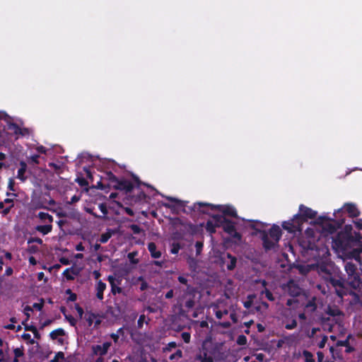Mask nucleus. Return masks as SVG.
Masks as SVG:
<instances>
[{"label":"nucleus","instance_id":"obj_39","mask_svg":"<svg viewBox=\"0 0 362 362\" xmlns=\"http://www.w3.org/2000/svg\"><path fill=\"white\" fill-rule=\"evenodd\" d=\"M130 228L134 234H139L141 232V228L137 225L133 224L130 226Z\"/></svg>","mask_w":362,"mask_h":362},{"label":"nucleus","instance_id":"obj_10","mask_svg":"<svg viewBox=\"0 0 362 362\" xmlns=\"http://www.w3.org/2000/svg\"><path fill=\"white\" fill-rule=\"evenodd\" d=\"M344 209L349 214L351 217H357L360 214V211L357 206L354 204H346L344 206Z\"/></svg>","mask_w":362,"mask_h":362},{"label":"nucleus","instance_id":"obj_27","mask_svg":"<svg viewBox=\"0 0 362 362\" xmlns=\"http://www.w3.org/2000/svg\"><path fill=\"white\" fill-rule=\"evenodd\" d=\"M112 233L110 232H107L101 235L100 241L102 243H105L108 241V240L111 238Z\"/></svg>","mask_w":362,"mask_h":362},{"label":"nucleus","instance_id":"obj_56","mask_svg":"<svg viewBox=\"0 0 362 362\" xmlns=\"http://www.w3.org/2000/svg\"><path fill=\"white\" fill-rule=\"evenodd\" d=\"M173 297V290H170L169 291H168L165 294V298H171Z\"/></svg>","mask_w":362,"mask_h":362},{"label":"nucleus","instance_id":"obj_57","mask_svg":"<svg viewBox=\"0 0 362 362\" xmlns=\"http://www.w3.org/2000/svg\"><path fill=\"white\" fill-rule=\"evenodd\" d=\"M76 298H77L76 295L75 293H71V294H70V296H69V300L70 301L74 302V301H75V300H76Z\"/></svg>","mask_w":362,"mask_h":362},{"label":"nucleus","instance_id":"obj_42","mask_svg":"<svg viewBox=\"0 0 362 362\" xmlns=\"http://www.w3.org/2000/svg\"><path fill=\"white\" fill-rule=\"evenodd\" d=\"M177 346V344L174 341L170 342L165 349V351H171L173 349Z\"/></svg>","mask_w":362,"mask_h":362},{"label":"nucleus","instance_id":"obj_29","mask_svg":"<svg viewBox=\"0 0 362 362\" xmlns=\"http://www.w3.org/2000/svg\"><path fill=\"white\" fill-rule=\"evenodd\" d=\"M262 296H264L269 300L273 301L274 300L272 293L267 289H265L262 292Z\"/></svg>","mask_w":362,"mask_h":362},{"label":"nucleus","instance_id":"obj_20","mask_svg":"<svg viewBox=\"0 0 362 362\" xmlns=\"http://www.w3.org/2000/svg\"><path fill=\"white\" fill-rule=\"evenodd\" d=\"M52 226L50 223L44 226H37L35 227V230L43 235L48 234L51 232Z\"/></svg>","mask_w":362,"mask_h":362},{"label":"nucleus","instance_id":"obj_58","mask_svg":"<svg viewBox=\"0 0 362 362\" xmlns=\"http://www.w3.org/2000/svg\"><path fill=\"white\" fill-rule=\"evenodd\" d=\"M76 250L77 251H83V250H84V247L82 245L81 243H80V244L76 245Z\"/></svg>","mask_w":362,"mask_h":362},{"label":"nucleus","instance_id":"obj_31","mask_svg":"<svg viewBox=\"0 0 362 362\" xmlns=\"http://www.w3.org/2000/svg\"><path fill=\"white\" fill-rule=\"evenodd\" d=\"M297 326V322L296 320H293L291 322L289 323H286L285 325V328L286 329H293L294 328H296Z\"/></svg>","mask_w":362,"mask_h":362},{"label":"nucleus","instance_id":"obj_25","mask_svg":"<svg viewBox=\"0 0 362 362\" xmlns=\"http://www.w3.org/2000/svg\"><path fill=\"white\" fill-rule=\"evenodd\" d=\"M8 129L13 132L15 134L18 135L19 132H21V128L19 127L16 124L14 123H8Z\"/></svg>","mask_w":362,"mask_h":362},{"label":"nucleus","instance_id":"obj_59","mask_svg":"<svg viewBox=\"0 0 362 362\" xmlns=\"http://www.w3.org/2000/svg\"><path fill=\"white\" fill-rule=\"evenodd\" d=\"M318 330L317 328H313L310 334L308 335L309 337H313Z\"/></svg>","mask_w":362,"mask_h":362},{"label":"nucleus","instance_id":"obj_3","mask_svg":"<svg viewBox=\"0 0 362 362\" xmlns=\"http://www.w3.org/2000/svg\"><path fill=\"white\" fill-rule=\"evenodd\" d=\"M314 269L325 279H328L334 272L333 264L326 257L321 263L314 265Z\"/></svg>","mask_w":362,"mask_h":362},{"label":"nucleus","instance_id":"obj_28","mask_svg":"<svg viewBox=\"0 0 362 362\" xmlns=\"http://www.w3.org/2000/svg\"><path fill=\"white\" fill-rule=\"evenodd\" d=\"M64 358V354L63 352L59 351L56 354L54 358H52L50 362H59V360H62Z\"/></svg>","mask_w":362,"mask_h":362},{"label":"nucleus","instance_id":"obj_46","mask_svg":"<svg viewBox=\"0 0 362 362\" xmlns=\"http://www.w3.org/2000/svg\"><path fill=\"white\" fill-rule=\"evenodd\" d=\"M194 301L192 299H189V300H187L185 303V306L187 308H192L194 307Z\"/></svg>","mask_w":362,"mask_h":362},{"label":"nucleus","instance_id":"obj_21","mask_svg":"<svg viewBox=\"0 0 362 362\" xmlns=\"http://www.w3.org/2000/svg\"><path fill=\"white\" fill-rule=\"evenodd\" d=\"M119 188L126 190L127 192H131L133 189V185L132 182L128 181L121 182L119 183Z\"/></svg>","mask_w":362,"mask_h":362},{"label":"nucleus","instance_id":"obj_8","mask_svg":"<svg viewBox=\"0 0 362 362\" xmlns=\"http://www.w3.org/2000/svg\"><path fill=\"white\" fill-rule=\"evenodd\" d=\"M300 223L295 216L291 221L284 222L283 223V228L291 233L295 232L296 230H300Z\"/></svg>","mask_w":362,"mask_h":362},{"label":"nucleus","instance_id":"obj_64","mask_svg":"<svg viewBox=\"0 0 362 362\" xmlns=\"http://www.w3.org/2000/svg\"><path fill=\"white\" fill-rule=\"evenodd\" d=\"M8 116L4 112H0V119H6Z\"/></svg>","mask_w":362,"mask_h":362},{"label":"nucleus","instance_id":"obj_44","mask_svg":"<svg viewBox=\"0 0 362 362\" xmlns=\"http://www.w3.org/2000/svg\"><path fill=\"white\" fill-rule=\"evenodd\" d=\"M355 252H356V256L355 257V259L358 262H360L361 261V258L360 257L358 256V254L361 253L362 252V244H360V247L356 249L355 250Z\"/></svg>","mask_w":362,"mask_h":362},{"label":"nucleus","instance_id":"obj_47","mask_svg":"<svg viewBox=\"0 0 362 362\" xmlns=\"http://www.w3.org/2000/svg\"><path fill=\"white\" fill-rule=\"evenodd\" d=\"M28 243H36L37 244L41 245L42 244V240L40 238H33L28 240Z\"/></svg>","mask_w":362,"mask_h":362},{"label":"nucleus","instance_id":"obj_55","mask_svg":"<svg viewBox=\"0 0 362 362\" xmlns=\"http://www.w3.org/2000/svg\"><path fill=\"white\" fill-rule=\"evenodd\" d=\"M38 158H39L38 155H34L30 157L31 160L35 163H38Z\"/></svg>","mask_w":362,"mask_h":362},{"label":"nucleus","instance_id":"obj_14","mask_svg":"<svg viewBox=\"0 0 362 362\" xmlns=\"http://www.w3.org/2000/svg\"><path fill=\"white\" fill-rule=\"evenodd\" d=\"M27 170V164L24 161L20 162V168L18 170L17 178L21 180L22 182H25L27 179L25 176V172Z\"/></svg>","mask_w":362,"mask_h":362},{"label":"nucleus","instance_id":"obj_12","mask_svg":"<svg viewBox=\"0 0 362 362\" xmlns=\"http://www.w3.org/2000/svg\"><path fill=\"white\" fill-rule=\"evenodd\" d=\"M223 261L226 263V267L228 270H233L236 265V258L233 257L230 254H226V257H223Z\"/></svg>","mask_w":362,"mask_h":362},{"label":"nucleus","instance_id":"obj_18","mask_svg":"<svg viewBox=\"0 0 362 362\" xmlns=\"http://www.w3.org/2000/svg\"><path fill=\"white\" fill-rule=\"evenodd\" d=\"M148 251L153 258L158 259L161 257V252L157 250L156 245L154 243H150L148 245Z\"/></svg>","mask_w":362,"mask_h":362},{"label":"nucleus","instance_id":"obj_49","mask_svg":"<svg viewBox=\"0 0 362 362\" xmlns=\"http://www.w3.org/2000/svg\"><path fill=\"white\" fill-rule=\"evenodd\" d=\"M80 199H81L80 197L74 195L71 198V200L69 202V203L73 204V203L77 202L78 201L80 200Z\"/></svg>","mask_w":362,"mask_h":362},{"label":"nucleus","instance_id":"obj_34","mask_svg":"<svg viewBox=\"0 0 362 362\" xmlns=\"http://www.w3.org/2000/svg\"><path fill=\"white\" fill-rule=\"evenodd\" d=\"M224 229L226 232L229 233H232L233 232H235V228H234V226L231 223H227L225 226H224Z\"/></svg>","mask_w":362,"mask_h":362},{"label":"nucleus","instance_id":"obj_37","mask_svg":"<svg viewBox=\"0 0 362 362\" xmlns=\"http://www.w3.org/2000/svg\"><path fill=\"white\" fill-rule=\"evenodd\" d=\"M195 247H196L197 255H200L202 250L203 248V243L202 242H197L195 244Z\"/></svg>","mask_w":362,"mask_h":362},{"label":"nucleus","instance_id":"obj_51","mask_svg":"<svg viewBox=\"0 0 362 362\" xmlns=\"http://www.w3.org/2000/svg\"><path fill=\"white\" fill-rule=\"evenodd\" d=\"M356 227L358 229L362 230V220H358L354 222Z\"/></svg>","mask_w":362,"mask_h":362},{"label":"nucleus","instance_id":"obj_60","mask_svg":"<svg viewBox=\"0 0 362 362\" xmlns=\"http://www.w3.org/2000/svg\"><path fill=\"white\" fill-rule=\"evenodd\" d=\"M44 276H45V274H44L43 272H39V273L37 274V279H38L39 281L42 280V279H43V278H44Z\"/></svg>","mask_w":362,"mask_h":362},{"label":"nucleus","instance_id":"obj_15","mask_svg":"<svg viewBox=\"0 0 362 362\" xmlns=\"http://www.w3.org/2000/svg\"><path fill=\"white\" fill-rule=\"evenodd\" d=\"M287 291L291 296H297L300 293V288L293 281H290L287 285Z\"/></svg>","mask_w":362,"mask_h":362},{"label":"nucleus","instance_id":"obj_11","mask_svg":"<svg viewBox=\"0 0 362 362\" xmlns=\"http://www.w3.org/2000/svg\"><path fill=\"white\" fill-rule=\"evenodd\" d=\"M262 240L264 247L266 250L273 249L278 243L272 239L270 240V238L268 237V235L265 232H263L262 233Z\"/></svg>","mask_w":362,"mask_h":362},{"label":"nucleus","instance_id":"obj_52","mask_svg":"<svg viewBox=\"0 0 362 362\" xmlns=\"http://www.w3.org/2000/svg\"><path fill=\"white\" fill-rule=\"evenodd\" d=\"M99 208L104 215L107 213V208L104 204H100Z\"/></svg>","mask_w":362,"mask_h":362},{"label":"nucleus","instance_id":"obj_16","mask_svg":"<svg viewBox=\"0 0 362 362\" xmlns=\"http://www.w3.org/2000/svg\"><path fill=\"white\" fill-rule=\"evenodd\" d=\"M105 288L106 284L100 280L98 281L95 286L96 296L100 300L103 299V292L105 290Z\"/></svg>","mask_w":362,"mask_h":362},{"label":"nucleus","instance_id":"obj_5","mask_svg":"<svg viewBox=\"0 0 362 362\" xmlns=\"http://www.w3.org/2000/svg\"><path fill=\"white\" fill-rule=\"evenodd\" d=\"M331 285L335 288V291L339 297H343V296L346 293L344 291V283L345 281L343 278H334L332 276L327 279Z\"/></svg>","mask_w":362,"mask_h":362},{"label":"nucleus","instance_id":"obj_26","mask_svg":"<svg viewBox=\"0 0 362 362\" xmlns=\"http://www.w3.org/2000/svg\"><path fill=\"white\" fill-rule=\"evenodd\" d=\"M182 357V351L180 349L177 350V351L173 354H171L169 357L170 360H178Z\"/></svg>","mask_w":362,"mask_h":362},{"label":"nucleus","instance_id":"obj_45","mask_svg":"<svg viewBox=\"0 0 362 362\" xmlns=\"http://www.w3.org/2000/svg\"><path fill=\"white\" fill-rule=\"evenodd\" d=\"M238 343L241 345L245 344L246 343V337L244 335L239 336Z\"/></svg>","mask_w":362,"mask_h":362},{"label":"nucleus","instance_id":"obj_40","mask_svg":"<svg viewBox=\"0 0 362 362\" xmlns=\"http://www.w3.org/2000/svg\"><path fill=\"white\" fill-rule=\"evenodd\" d=\"M146 317L144 315H140L139 320L137 322L138 327L141 328L143 327L144 322L145 321Z\"/></svg>","mask_w":362,"mask_h":362},{"label":"nucleus","instance_id":"obj_41","mask_svg":"<svg viewBox=\"0 0 362 362\" xmlns=\"http://www.w3.org/2000/svg\"><path fill=\"white\" fill-rule=\"evenodd\" d=\"M16 358H19L23 355V350L20 348H16L13 351Z\"/></svg>","mask_w":362,"mask_h":362},{"label":"nucleus","instance_id":"obj_9","mask_svg":"<svg viewBox=\"0 0 362 362\" xmlns=\"http://www.w3.org/2000/svg\"><path fill=\"white\" fill-rule=\"evenodd\" d=\"M268 237L271 239L275 240L276 242H279L281 236V229L279 226H273L270 228L268 233Z\"/></svg>","mask_w":362,"mask_h":362},{"label":"nucleus","instance_id":"obj_61","mask_svg":"<svg viewBox=\"0 0 362 362\" xmlns=\"http://www.w3.org/2000/svg\"><path fill=\"white\" fill-rule=\"evenodd\" d=\"M76 310H77V312L79 314L80 317H81L83 314V309L81 308V307H77L76 308Z\"/></svg>","mask_w":362,"mask_h":362},{"label":"nucleus","instance_id":"obj_43","mask_svg":"<svg viewBox=\"0 0 362 362\" xmlns=\"http://www.w3.org/2000/svg\"><path fill=\"white\" fill-rule=\"evenodd\" d=\"M327 341V336H324L323 338L322 339V340L318 344L319 347L320 349H323L325 347Z\"/></svg>","mask_w":362,"mask_h":362},{"label":"nucleus","instance_id":"obj_24","mask_svg":"<svg viewBox=\"0 0 362 362\" xmlns=\"http://www.w3.org/2000/svg\"><path fill=\"white\" fill-rule=\"evenodd\" d=\"M64 334V331L62 329H58L56 330L52 331L50 333V337L53 339H56L59 336H62Z\"/></svg>","mask_w":362,"mask_h":362},{"label":"nucleus","instance_id":"obj_7","mask_svg":"<svg viewBox=\"0 0 362 362\" xmlns=\"http://www.w3.org/2000/svg\"><path fill=\"white\" fill-rule=\"evenodd\" d=\"M111 346L112 344L110 341L104 342L102 345H93L91 348L93 355L99 356H105L107 353Z\"/></svg>","mask_w":362,"mask_h":362},{"label":"nucleus","instance_id":"obj_2","mask_svg":"<svg viewBox=\"0 0 362 362\" xmlns=\"http://www.w3.org/2000/svg\"><path fill=\"white\" fill-rule=\"evenodd\" d=\"M345 270L348 274L349 285L354 289L358 288L361 286V279L356 272V267L352 262H347L345 265Z\"/></svg>","mask_w":362,"mask_h":362},{"label":"nucleus","instance_id":"obj_38","mask_svg":"<svg viewBox=\"0 0 362 362\" xmlns=\"http://www.w3.org/2000/svg\"><path fill=\"white\" fill-rule=\"evenodd\" d=\"M33 311V308L30 306H25L24 308V314L26 315L25 320H28L30 317V313Z\"/></svg>","mask_w":362,"mask_h":362},{"label":"nucleus","instance_id":"obj_54","mask_svg":"<svg viewBox=\"0 0 362 362\" xmlns=\"http://www.w3.org/2000/svg\"><path fill=\"white\" fill-rule=\"evenodd\" d=\"M28 134H29V130L25 128H23V129L21 128V132H19V134L22 135V136H25V135H28Z\"/></svg>","mask_w":362,"mask_h":362},{"label":"nucleus","instance_id":"obj_6","mask_svg":"<svg viewBox=\"0 0 362 362\" xmlns=\"http://www.w3.org/2000/svg\"><path fill=\"white\" fill-rule=\"evenodd\" d=\"M199 206L206 205L209 206L211 209H218L220 211L223 212L224 214L235 217L237 216L236 211L233 207L230 206L225 205H213L209 204H202L199 203Z\"/></svg>","mask_w":362,"mask_h":362},{"label":"nucleus","instance_id":"obj_13","mask_svg":"<svg viewBox=\"0 0 362 362\" xmlns=\"http://www.w3.org/2000/svg\"><path fill=\"white\" fill-rule=\"evenodd\" d=\"M84 317L88 323V325L90 327L92 326L93 325H94V326H97L100 323V320H98L97 316L93 313H86Z\"/></svg>","mask_w":362,"mask_h":362},{"label":"nucleus","instance_id":"obj_17","mask_svg":"<svg viewBox=\"0 0 362 362\" xmlns=\"http://www.w3.org/2000/svg\"><path fill=\"white\" fill-rule=\"evenodd\" d=\"M108 281L111 286V291L113 294L119 293L122 292V288L116 285L117 279L113 276H109Z\"/></svg>","mask_w":362,"mask_h":362},{"label":"nucleus","instance_id":"obj_36","mask_svg":"<svg viewBox=\"0 0 362 362\" xmlns=\"http://www.w3.org/2000/svg\"><path fill=\"white\" fill-rule=\"evenodd\" d=\"M182 339L185 343H189L190 341V334L188 332H182L181 334Z\"/></svg>","mask_w":362,"mask_h":362},{"label":"nucleus","instance_id":"obj_1","mask_svg":"<svg viewBox=\"0 0 362 362\" xmlns=\"http://www.w3.org/2000/svg\"><path fill=\"white\" fill-rule=\"evenodd\" d=\"M218 352V346L209 342H204L196 359L200 362H214V358Z\"/></svg>","mask_w":362,"mask_h":362},{"label":"nucleus","instance_id":"obj_53","mask_svg":"<svg viewBox=\"0 0 362 362\" xmlns=\"http://www.w3.org/2000/svg\"><path fill=\"white\" fill-rule=\"evenodd\" d=\"M178 281L181 284H187V279L185 276H180L178 277Z\"/></svg>","mask_w":362,"mask_h":362},{"label":"nucleus","instance_id":"obj_4","mask_svg":"<svg viewBox=\"0 0 362 362\" xmlns=\"http://www.w3.org/2000/svg\"><path fill=\"white\" fill-rule=\"evenodd\" d=\"M317 213L311 209L301 204L299 206V214H296L295 217L300 223V224L305 221L308 218H313L315 217Z\"/></svg>","mask_w":362,"mask_h":362},{"label":"nucleus","instance_id":"obj_62","mask_svg":"<svg viewBox=\"0 0 362 362\" xmlns=\"http://www.w3.org/2000/svg\"><path fill=\"white\" fill-rule=\"evenodd\" d=\"M37 150L40 153H45L46 152V149L44 146H40L37 148Z\"/></svg>","mask_w":362,"mask_h":362},{"label":"nucleus","instance_id":"obj_48","mask_svg":"<svg viewBox=\"0 0 362 362\" xmlns=\"http://www.w3.org/2000/svg\"><path fill=\"white\" fill-rule=\"evenodd\" d=\"M33 307L38 310H41V309L43 307V301H42V303H35L33 305Z\"/></svg>","mask_w":362,"mask_h":362},{"label":"nucleus","instance_id":"obj_19","mask_svg":"<svg viewBox=\"0 0 362 362\" xmlns=\"http://www.w3.org/2000/svg\"><path fill=\"white\" fill-rule=\"evenodd\" d=\"M37 217L45 223H51L53 221V217L45 212H40Z\"/></svg>","mask_w":362,"mask_h":362},{"label":"nucleus","instance_id":"obj_50","mask_svg":"<svg viewBox=\"0 0 362 362\" xmlns=\"http://www.w3.org/2000/svg\"><path fill=\"white\" fill-rule=\"evenodd\" d=\"M255 358L259 361H262L264 359V355L263 354H257L255 355Z\"/></svg>","mask_w":362,"mask_h":362},{"label":"nucleus","instance_id":"obj_22","mask_svg":"<svg viewBox=\"0 0 362 362\" xmlns=\"http://www.w3.org/2000/svg\"><path fill=\"white\" fill-rule=\"evenodd\" d=\"M311 269H314V264H307V265H301L299 266V270L302 274H307Z\"/></svg>","mask_w":362,"mask_h":362},{"label":"nucleus","instance_id":"obj_23","mask_svg":"<svg viewBox=\"0 0 362 362\" xmlns=\"http://www.w3.org/2000/svg\"><path fill=\"white\" fill-rule=\"evenodd\" d=\"M303 356L304 357L305 362H315V359L313 358V355L308 351H304L303 352Z\"/></svg>","mask_w":362,"mask_h":362},{"label":"nucleus","instance_id":"obj_35","mask_svg":"<svg viewBox=\"0 0 362 362\" xmlns=\"http://www.w3.org/2000/svg\"><path fill=\"white\" fill-rule=\"evenodd\" d=\"M180 249V247L179 244L173 243L172 245V247L170 249V252L172 254H177Z\"/></svg>","mask_w":362,"mask_h":362},{"label":"nucleus","instance_id":"obj_33","mask_svg":"<svg viewBox=\"0 0 362 362\" xmlns=\"http://www.w3.org/2000/svg\"><path fill=\"white\" fill-rule=\"evenodd\" d=\"M22 339L26 341H29L30 344H33L35 343L34 339L31 338V335L28 333H23L21 336Z\"/></svg>","mask_w":362,"mask_h":362},{"label":"nucleus","instance_id":"obj_30","mask_svg":"<svg viewBox=\"0 0 362 362\" xmlns=\"http://www.w3.org/2000/svg\"><path fill=\"white\" fill-rule=\"evenodd\" d=\"M136 255H137V252H129L128 254L127 257L132 263L136 264L139 262L138 259H134L135 256H136Z\"/></svg>","mask_w":362,"mask_h":362},{"label":"nucleus","instance_id":"obj_32","mask_svg":"<svg viewBox=\"0 0 362 362\" xmlns=\"http://www.w3.org/2000/svg\"><path fill=\"white\" fill-rule=\"evenodd\" d=\"M228 313L227 310H216L215 313L216 317L218 319H221L224 315Z\"/></svg>","mask_w":362,"mask_h":362},{"label":"nucleus","instance_id":"obj_63","mask_svg":"<svg viewBox=\"0 0 362 362\" xmlns=\"http://www.w3.org/2000/svg\"><path fill=\"white\" fill-rule=\"evenodd\" d=\"M307 308H309V307H311L312 308V310H315L316 308L315 307V305L311 302H310L309 303L307 304L306 305Z\"/></svg>","mask_w":362,"mask_h":362}]
</instances>
